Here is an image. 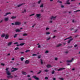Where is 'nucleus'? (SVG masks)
Segmentation results:
<instances>
[{
  "instance_id": "2eb2a0df",
  "label": "nucleus",
  "mask_w": 80,
  "mask_h": 80,
  "mask_svg": "<svg viewBox=\"0 0 80 80\" xmlns=\"http://www.w3.org/2000/svg\"><path fill=\"white\" fill-rule=\"evenodd\" d=\"M65 69V68H60L59 69H58V71H60V70H64Z\"/></svg>"
},
{
  "instance_id": "e433bc0d",
  "label": "nucleus",
  "mask_w": 80,
  "mask_h": 80,
  "mask_svg": "<svg viewBox=\"0 0 80 80\" xmlns=\"http://www.w3.org/2000/svg\"><path fill=\"white\" fill-rule=\"evenodd\" d=\"M27 12L26 9H24V11H22V13H25V12Z\"/></svg>"
},
{
  "instance_id": "7c9ffc66",
  "label": "nucleus",
  "mask_w": 80,
  "mask_h": 80,
  "mask_svg": "<svg viewBox=\"0 0 80 80\" xmlns=\"http://www.w3.org/2000/svg\"><path fill=\"white\" fill-rule=\"evenodd\" d=\"M17 35H18V34H15L13 37L14 38H16V37H17Z\"/></svg>"
},
{
  "instance_id": "603ef678",
  "label": "nucleus",
  "mask_w": 80,
  "mask_h": 80,
  "mask_svg": "<svg viewBox=\"0 0 80 80\" xmlns=\"http://www.w3.org/2000/svg\"><path fill=\"white\" fill-rule=\"evenodd\" d=\"M59 79L61 80H63V78H59Z\"/></svg>"
},
{
  "instance_id": "f03ea898",
  "label": "nucleus",
  "mask_w": 80,
  "mask_h": 80,
  "mask_svg": "<svg viewBox=\"0 0 80 80\" xmlns=\"http://www.w3.org/2000/svg\"><path fill=\"white\" fill-rule=\"evenodd\" d=\"M12 69H13V70L11 71V72H15V71L18 70V68H12Z\"/></svg>"
},
{
  "instance_id": "6ab92c4d",
  "label": "nucleus",
  "mask_w": 80,
  "mask_h": 80,
  "mask_svg": "<svg viewBox=\"0 0 80 80\" xmlns=\"http://www.w3.org/2000/svg\"><path fill=\"white\" fill-rule=\"evenodd\" d=\"M73 40V39H70L68 42V43H70V42H71V41H72V40Z\"/></svg>"
},
{
  "instance_id": "37998d69",
  "label": "nucleus",
  "mask_w": 80,
  "mask_h": 80,
  "mask_svg": "<svg viewBox=\"0 0 80 80\" xmlns=\"http://www.w3.org/2000/svg\"><path fill=\"white\" fill-rule=\"evenodd\" d=\"M48 70H47V69H46V70H44V72H48Z\"/></svg>"
},
{
  "instance_id": "69168bd1",
  "label": "nucleus",
  "mask_w": 80,
  "mask_h": 80,
  "mask_svg": "<svg viewBox=\"0 0 80 80\" xmlns=\"http://www.w3.org/2000/svg\"><path fill=\"white\" fill-rule=\"evenodd\" d=\"M41 12H43V10H41Z\"/></svg>"
},
{
  "instance_id": "0eeeda50",
  "label": "nucleus",
  "mask_w": 80,
  "mask_h": 80,
  "mask_svg": "<svg viewBox=\"0 0 80 80\" xmlns=\"http://www.w3.org/2000/svg\"><path fill=\"white\" fill-rule=\"evenodd\" d=\"M47 67L48 68H51L52 66L48 64L47 66Z\"/></svg>"
},
{
  "instance_id": "4468645a",
  "label": "nucleus",
  "mask_w": 80,
  "mask_h": 80,
  "mask_svg": "<svg viewBox=\"0 0 80 80\" xmlns=\"http://www.w3.org/2000/svg\"><path fill=\"white\" fill-rule=\"evenodd\" d=\"M55 18H56V17H54L53 16H52V18H51V20H52V19L55 20Z\"/></svg>"
},
{
  "instance_id": "4be33fe9",
  "label": "nucleus",
  "mask_w": 80,
  "mask_h": 80,
  "mask_svg": "<svg viewBox=\"0 0 80 80\" xmlns=\"http://www.w3.org/2000/svg\"><path fill=\"white\" fill-rule=\"evenodd\" d=\"M24 3H22L21 4H19V5H18V7H20V6H22V5H23Z\"/></svg>"
},
{
  "instance_id": "ea45409f",
  "label": "nucleus",
  "mask_w": 80,
  "mask_h": 80,
  "mask_svg": "<svg viewBox=\"0 0 80 80\" xmlns=\"http://www.w3.org/2000/svg\"><path fill=\"white\" fill-rule=\"evenodd\" d=\"M50 32H46V35H49V34H50Z\"/></svg>"
},
{
  "instance_id": "a19ab883",
  "label": "nucleus",
  "mask_w": 80,
  "mask_h": 80,
  "mask_svg": "<svg viewBox=\"0 0 80 80\" xmlns=\"http://www.w3.org/2000/svg\"><path fill=\"white\" fill-rule=\"evenodd\" d=\"M37 55L36 54H32V56L34 57V56H37Z\"/></svg>"
},
{
  "instance_id": "393cba45",
  "label": "nucleus",
  "mask_w": 80,
  "mask_h": 80,
  "mask_svg": "<svg viewBox=\"0 0 80 80\" xmlns=\"http://www.w3.org/2000/svg\"><path fill=\"white\" fill-rule=\"evenodd\" d=\"M80 12V10H78L76 11H74V12L75 13L76 12Z\"/></svg>"
},
{
  "instance_id": "a18cd8bd",
  "label": "nucleus",
  "mask_w": 80,
  "mask_h": 80,
  "mask_svg": "<svg viewBox=\"0 0 80 80\" xmlns=\"http://www.w3.org/2000/svg\"><path fill=\"white\" fill-rule=\"evenodd\" d=\"M58 60V58H55V60H56V61H57V60Z\"/></svg>"
},
{
  "instance_id": "2f4dec72",
  "label": "nucleus",
  "mask_w": 80,
  "mask_h": 80,
  "mask_svg": "<svg viewBox=\"0 0 80 80\" xmlns=\"http://www.w3.org/2000/svg\"><path fill=\"white\" fill-rule=\"evenodd\" d=\"M16 16H12L11 17V18L12 19H14V18H16Z\"/></svg>"
},
{
  "instance_id": "a211bd4d",
  "label": "nucleus",
  "mask_w": 80,
  "mask_h": 80,
  "mask_svg": "<svg viewBox=\"0 0 80 80\" xmlns=\"http://www.w3.org/2000/svg\"><path fill=\"white\" fill-rule=\"evenodd\" d=\"M40 60L41 61V65H43V60H42V59H40Z\"/></svg>"
},
{
  "instance_id": "f8f14e48",
  "label": "nucleus",
  "mask_w": 80,
  "mask_h": 80,
  "mask_svg": "<svg viewBox=\"0 0 80 80\" xmlns=\"http://www.w3.org/2000/svg\"><path fill=\"white\" fill-rule=\"evenodd\" d=\"M9 14H11V13L10 12H8L6 13V14L4 15V17H5L6 16H7V15H9Z\"/></svg>"
},
{
  "instance_id": "49530a36",
  "label": "nucleus",
  "mask_w": 80,
  "mask_h": 80,
  "mask_svg": "<svg viewBox=\"0 0 80 80\" xmlns=\"http://www.w3.org/2000/svg\"><path fill=\"white\" fill-rule=\"evenodd\" d=\"M30 52V50H27L26 51H25V52H26V53H27V52Z\"/></svg>"
},
{
  "instance_id": "39448f33",
  "label": "nucleus",
  "mask_w": 80,
  "mask_h": 80,
  "mask_svg": "<svg viewBox=\"0 0 80 80\" xmlns=\"http://www.w3.org/2000/svg\"><path fill=\"white\" fill-rule=\"evenodd\" d=\"M30 63V61L28 60H26L25 62V64H28Z\"/></svg>"
},
{
  "instance_id": "c03bdc74",
  "label": "nucleus",
  "mask_w": 80,
  "mask_h": 80,
  "mask_svg": "<svg viewBox=\"0 0 80 80\" xmlns=\"http://www.w3.org/2000/svg\"><path fill=\"white\" fill-rule=\"evenodd\" d=\"M45 79H46V80H48V78L47 77H45Z\"/></svg>"
},
{
  "instance_id": "7ed1b4c3",
  "label": "nucleus",
  "mask_w": 80,
  "mask_h": 80,
  "mask_svg": "<svg viewBox=\"0 0 80 80\" xmlns=\"http://www.w3.org/2000/svg\"><path fill=\"white\" fill-rule=\"evenodd\" d=\"M32 78H34L35 79V80H39V78H38L36 76H32Z\"/></svg>"
},
{
  "instance_id": "e2e57ef3",
  "label": "nucleus",
  "mask_w": 80,
  "mask_h": 80,
  "mask_svg": "<svg viewBox=\"0 0 80 80\" xmlns=\"http://www.w3.org/2000/svg\"><path fill=\"white\" fill-rule=\"evenodd\" d=\"M61 8H63V7H64V6H63V5H62L61 6Z\"/></svg>"
},
{
  "instance_id": "c9c22d12",
  "label": "nucleus",
  "mask_w": 80,
  "mask_h": 80,
  "mask_svg": "<svg viewBox=\"0 0 80 80\" xmlns=\"http://www.w3.org/2000/svg\"><path fill=\"white\" fill-rule=\"evenodd\" d=\"M58 2L59 3H62V2L61 1H60L59 0H58Z\"/></svg>"
},
{
  "instance_id": "c85d7f7f",
  "label": "nucleus",
  "mask_w": 80,
  "mask_h": 80,
  "mask_svg": "<svg viewBox=\"0 0 80 80\" xmlns=\"http://www.w3.org/2000/svg\"><path fill=\"white\" fill-rule=\"evenodd\" d=\"M18 49H19V48L18 47H17V48H16L15 49H14V50H18Z\"/></svg>"
},
{
  "instance_id": "5fc2aeb1",
  "label": "nucleus",
  "mask_w": 80,
  "mask_h": 80,
  "mask_svg": "<svg viewBox=\"0 0 80 80\" xmlns=\"http://www.w3.org/2000/svg\"><path fill=\"white\" fill-rule=\"evenodd\" d=\"M41 46H40V45H39L38 46V48H41Z\"/></svg>"
},
{
  "instance_id": "6e6d98bb",
  "label": "nucleus",
  "mask_w": 80,
  "mask_h": 80,
  "mask_svg": "<svg viewBox=\"0 0 80 80\" xmlns=\"http://www.w3.org/2000/svg\"><path fill=\"white\" fill-rule=\"evenodd\" d=\"M77 31H78V30L77 29L76 30L74 31V32L76 33V32H77Z\"/></svg>"
},
{
  "instance_id": "c756f323",
  "label": "nucleus",
  "mask_w": 80,
  "mask_h": 80,
  "mask_svg": "<svg viewBox=\"0 0 80 80\" xmlns=\"http://www.w3.org/2000/svg\"><path fill=\"white\" fill-rule=\"evenodd\" d=\"M20 60H21V61H23V60L24 59V58H23V57H22L21 58H20Z\"/></svg>"
},
{
  "instance_id": "8fccbe9b",
  "label": "nucleus",
  "mask_w": 80,
  "mask_h": 80,
  "mask_svg": "<svg viewBox=\"0 0 80 80\" xmlns=\"http://www.w3.org/2000/svg\"><path fill=\"white\" fill-rule=\"evenodd\" d=\"M18 42H16L14 43V45H16V44H18Z\"/></svg>"
},
{
  "instance_id": "72a5a7b5",
  "label": "nucleus",
  "mask_w": 80,
  "mask_h": 80,
  "mask_svg": "<svg viewBox=\"0 0 80 80\" xmlns=\"http://www.w3.org/2000/svg\"><path fill=\"white\" fill-rule=\"evenodd\" d=\"M41 72H42V71L40 70L39 72H38L37 74L38 75L39 74H40V73H41Z\"/></svg>"
},
{
  "instance_id": "f3484780",
  "label": "nucleus",
  "mask_w": 80,
  "mask_h": 80,
  "mask_svg": "<svg viewBox=\"0 0 80 80\" xmlns=\"http://www.w3.org/2000/svg\"><path fill=\"white\" fill-rule=\"evenodd\" d=\"M16 32H21V31L19 29H17L16 30Z\"/></svg>"
},
{
  "instance_id": "5701e85b",
  "label": "nucleus",
  "mask_w": 80,
  "mask_h": 80,
  "mask_svg": "<svg viewBox=\"0 0 80 80\" xmlns=\"http://www.w3.org/2000/svg\"><path fill=\"white\" fill-rule=\"evenodd\" d=\"M72 47H73V46H68V48H72Z\"/></svg>"
},
{
  "instance_id": "3c124183",
  "label": "nucleus",
  "mask_w": 80,
  "mask_h": 80,
  "mask_svg": "<svg viewBox=\"0 0 80 80\" xmlns=\"http://www.w3.org/2000/svg\"><path fill=\"white\" fill-rule=\"evenodd\" d=\"M45 53H48V51H46Z\"/></svg>"
},
{
  "instance_id": "6e6552de",
  "label": "nucleus",
  "mask_w": 80,
  "mask_h": 80,
  "mask_svg": "<svg viewBox=\"0 0 80 80\" xmlns=\"http://www.w3.org/2000/svg\"><path fill=\"white\" fill-rule=\"evenodd\" d=\"M7 78H13V76L12 75L8 76H7Z\"/></svg>"
},
{
  "instance_id": "4d7b16f0",
  "label": "nucleus",
  "mask_w": 80,
  "mask_h": 80,
  "mask_svg": "<svg viewBox=\"0 0 80 80\" xmlns=\"http://www.w3.org/2000/svg\"><path fill=\"white\" fill-rule=\"evenodd\" d=\"M20 53L21 54H23V53H24V52H20Z\"/></svg>"
},
{
  "instance_id": "20e7f679",
  "label": "nucleus",
  "mask_w": 80,
  "mask_h": 80,
  "mask_svg": "<svg viewBox=\"0 0 80 80\" xmlns=\"http://www.w3.org/2000/svg\"><path fill=\"white\" fill-rule=\"evenodd\" d=\"M73 60V58H72L71 60H67L66 62L67 63H70L72 62Z\"/></svg>"
},
{
  "instance_id": "aec40b11",
  "label": "nucleus",
  "mask_w": 80,
  "mask_h": 80,
  "mask_svg": "<svg viewBox=\"0 0 80 80\" xmlns=\"http://www.w3.org/2000/svg\"><path fill=\"white\" fill-rule=\"evenodd\" d=\"M25 43H21L19 44V45L20 46H23V45H25Z\"/></svg>"
},
{
  "instance_id": "79ce46f5",
  "label": "nucleus",
  "mask_w": 80,
  "mask_h": 80,
  "mask_svg": "<svg viewBox=\"0 0 80 80\" xmlns=\"http://www.w3.org/2000/svg\"><path fill=\"white\" fill-rule=\"evenodd\" d=\"M1 65H2V66H5V64L3 63H1Z\"/></svg>"
},
{
  "instance_id": "dca6fc26",
  "label": "nucleus",
  "mask_w": 80,
  "mask_h": 80,
  "mask_svg": "<svg viewBox=\"0 0 80 80\" xmlns=\"http://www.w3.org/2000/svg\"><path fill=\"white\" fill-rule=\"evenodd\" d=\"M5 38L6 39H8V35L7 34L6 35Z\"/></svg>"
},
{
  "instance_id": "13d9d810",
  "label": "nucleus",
  "mask_w": 80,
  "mask_h": 80,
  "mask_svg": "<svg viewBox=\"0 0 80 80\" xmlns=\"http://www.w3.org/2000/svg\"><path fill=\"white\" fill-rule=\"evenodd\" d=\"M41 56H39L38 57V58H40Z\"/></svg>"
},
{
  "instance_id": "f257e3e1",
  "label": "nucleus",
  "mask_w": 80,
  "mask_h": 80,
  "mask_svg": "<svg viewBox=\"0 0 80 80\" xmlns=\"http://www.w3.org/2000/svg\"><path fill=\"white\" fill-rule=\"evenodd\" d=\"M14 25H21V22H15Z\"/></svg>"
},
{
  "instance_id": "4c0bfd02",
  "label": "nucleus",
  "mask_w": 80,
  "mask_h": 80,
  "mask_svg": "<svg viewBox=\"0 0 80 80\" xmlns=\"http://www.w3.org/2000/svg\"><path fill=\"white\" fill-rule=\"evenodd\" d=\"M54 73H55V71L54 70H53L52 72V74L53 75V74H54Z\"/></svg>"
},
{
  "instance_id": "052dcab7",
  "label": "nucleus",
  "mask_w": 80,
  "mask_h": 80,
  "mask_svg": "<svg viewBox=\"0 0 80 80\" xmlns=\"http://www.w3.org/2000/svg\"><path fill=\"white\" fill-rule=\"evenodd\" d=\"M50 40V38H49L47 39V40Z\"/></svg>"
},
{
  "instance_id": "58836bf2",
  "label": "nucleus",
  "mask_w": 80,
  "mask_h": 80,
  "mask_svg": "<svg viewBox=\"0 0 80 80\" xmlns=\"http://www.w3.org/2000/svg\"><path fill=\"white\" fill-rule=\"evenodd\" d=\"M18 40H24V39H23V38L21 39L20 38H19Z\"/></svg>"
},
{
  "instance_id": "9d476101",
  "label": "nucleus",
  "mask_w": 80,
  "mask_h": 80,
  "mask_svg": "<svg viewBox=\"0 0 80 80\" xmlns=\"http://www.w3.org/2000/svg\"><path fill=\"white\" fill-rule=\"evenodd\" d=\"M40 16H41V14H36V17H38V18H40Z\"/></svg>"
},
{
  "instance_id": "864d4df0",
  "label": "nucleus",
  "mask_w": 80,
  "mask_h": 80,
  "mask_svg": "<svg viewBox=\"0 0 80 80\" xmlns=\"http://www.w3.org/2000/svg\"><path fill=\"white\" fill-rule=\"evenodd\" d=\"M49 28H46V30H49Z\"/></svg>"
},
{
  "instance_id": "cd10ccee",
  "label": "nucleus",
  "mask_w": 80,
  "mask_h": 80,
  "mask_svg": "<svg viewBox=\"0 0 80 80\" xmlns=\"http://www.w3.org/2000/svg\"><path fill=\"white\" fill-rule=\"evenodd\" d=\"M69 1L70 0H68V1H67V4H68V5H69V4H70V2H69Z\"/></svg>"
},
{
  "instance_id": "473e14b6",
  "label": "nucleus",
  "mask_w": 80,
  "mask_h": 80,
  "mask_svg": "<svg viewBox=\"0 0 80 80\" xmlns=\"http://www.w3.org/2000/svg\"><path fill=\"white\" fill-rule=\"evenodd\" d=\"M40 8H43V4H42L40 6Z\"/></svg>"
},
{
  "instance_id": "ddd939ff",
  "label": "nucleus",
  "mask_w": 80,
  "mask_h": 80,
  "mask_svg": "<svg viewBox=\"0 0 80 80\" xmlns=\"http://www.w3.org/2000/svg\"><path fill=\"white\" fill-rule=\"evenodd\" d=\"M4 20L6 22H7V21L8 20V18H5L4 19Z\"/></svg>"
},
{
  "instance_id": "a878e982",
  "label": "nucleus",
  "mask_w": 80,
  "mask_h": 80,
  "mask_svg": "<svg viewBox=\"0 0 80 80\" xmlns=\"http://www.w3.org/2000/svg\"><path fill=\"white\" fill-rule=\"evenodd\" d=\"M72 38V37L70 36L68 38H66L64 39V40H68V39H69V38Z\"/></svg>"
},
{
  "instance_id": "de8ad7c7",
  "label": "nucleus",
  "mask_w": 80,
  "mask_h": 80,
  "mask_svg": "<svg viewBox=\"0 0 80 80\" xmlns=\"http://www.w3.org/2000/svg\"><path fill=\"white\" fill-rule=\"evenodd\" d=\"M35 15V14H32L30 15L29 16H30V17H32V16H33V15Z\"/></svg>"
},
{
  "instance_id": "bb28decb",
  "label": "nucleus",
  "mask_w": 80,
  "mask_h": 80,
  "mask_svg": "<svg viewBox=\"0 0 80 80\" xmlns=\"http://www.w3.org/2000/svg\"><path fill=\"white\" fill-rule=\"evenodd\" d=\"M28 35L26 33H25L23 34V36H27Z\"/></svg>"
},
{
  "instance_id": "b1692460",
  "label": "nucleus",
  "mask_w": 80,
  "mask_h": 80,
  "mask_svg": "<svg viewBox=\"0 0 80 80\" xmlns=\"http://www.w3.org/2000/svg\"><path fill=\"white\" fill-rule=\"evenodd\" d=\"M5 36V35L4 34H3L2 35H1V37L2 38H3Z\"/></svg>"
},
{
  "instance_id": "f704fd0d",
  "label": "nucleus",
  "mask_w": 80,
  "mask_h": 80,
  "mask_svg": "<svg viewBox=\"0 0 80 80\" xmlns=\"http://www.w3.org/2000/svg\"><path fill=\"white\" fill-rule=\"evenodd\" d=\"M41 2H42L41 0L39 1L38 2V4H40V3Z\"/></svg>"
},
{
  "instance_id": "9b49d317",
  "label": "nucleus",
  "mask_w": 80,
  "mask_h": 80,
  "mask_svg": "<svg viewBox=\"0 0 80 80\" xmlns=\"http://www.w3.org/2000/svg\"><path fill=\"white\" fill-rule=\"evenodd\" d=\"M12 42H9L8 43V46H10V45H12Z\"/></svg>"
},
{
  "instance_id": "bf43d9fd",
  "label": "nucleus",
  "mask_w": 80,
  "mask_h": 80,
  "mask_svg": "<svg viewBox=\"0 0 80 80\" xmlns=\"http://www.w3.org/2000/svg\"><path fill=\"white\" fill-rule=\"evenodd\" d=\"M8 68H6V71H8Z\"/></svg>"
},
{
  "instance_id": "09e8293b",
  "label": "nucleus",
  "mask_w": 80,
  "mask_h": 80,
  "mask_svg": "<svg viewBox=\"0 0 80 80\" xmlns=\"http://www.w3.org/2000/svg\"><path fill=\"white\" fill-rule=\"evenodd\" d=\"M77 46H78L77 44H75V45H74V47H75V48H76V47H77Z\"/></svg>"
},
{
  "instance_id": "1a4fd4ad",
  "label": "nucleus",
  "mask_w": 80,
  "mask_h": 80,
  "mask_svg": "<svg viewBox=\"0 0 80 80\" xmlns=\"http://www.w3.org/2000/svg\"><path fill=\"white\" fill-rule=\"evenodd\" d=\"M6 73L8 75H11V73L10 72H9V71H6Z\"/></svg>"
},
{
  "instance_id": "412c9836",
  "label": "nucleus",
  "mask_w": 80,
  "mask_h": 80,
  "mask_svg": "<svg viewBox=\"0 0 80 80\" xmlns=\"http://www.w3.org/2000/svg\"><path fill=\"white\" fill-rule=\"evenodd\" d=\"M62 44H59L57 45L56 47H60V46H62Z\"/></svg>"
},
{
  "instance_id": "680f3d73",
  "label": "nucleus",
  "mask_w": 80,
  "mask_h": 80,
  "mask_svg": "<svg viewBox=\"0 0 80 80\" xmlns=\"http://www.w3.org/2000/svg\"><path fill=\"white\" fill-rule=\"evenodd\" d=\"M28 80H32V79L31 78H28Z\"/></svg>"
},
{
  "instance_id": "423d86ee",
  "label": "nucleus",
  "mask_w": 80,
  "mask_h": 80,
  "mask_svg": "<svg viewBox=\"0 0 80 80\" xmlns=\"http://www.w3.org/2000/svg\"><path fill=\"white\" fill-rule=\"evenodd\" d=\"M22 75H27V72H26L24 71H22Z\"/></svg>"
},
{
  "instance_id": "0e129e2a",
  "label": "nucleus",
  "mask_w": 80,
  "mask_h": 80,
  "mask_svg": "<svg viewBox=\"0 0 80 80\" xmlns=\"http://www.w3.org/2000/svg\"><path fill=\"white\" fill-rule=\"evenodd\" d=\"M27 77H30V75H28L27 76Z\"/></svg>"
},
{
  "instance_id": "774afa93",
  "label": "nucleus",
  "mask_w": 80,
  "mask_h": 80,
  "mask_svg": "<svg viewBox=\"0 0 80 80\" xmlns=\"http://www.w3.org/2000/svg\"><path fill=\"white\" fill-rule=\"evenodd\" d=\"M53 80H56V78H53Z\"/></svg>"
},
{
  "instance_id": "338daca9",
  "label": "nucleus",
  "mask_w": 80,
  "mask_h": 80,
  "mask_svg": "<svg viewBox=\"0 0 80 80\" xmlns=\"http://www.w3.org/2000/svg\"><path fill=\"white\" fill-rule=\"evenodd\" d=\"M2 22H3V20H1L0 21V23H2Z\"/></svg>"
}]
</instances>
